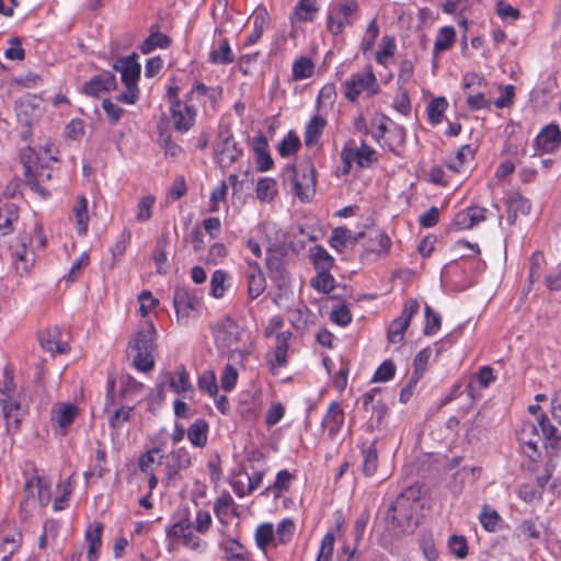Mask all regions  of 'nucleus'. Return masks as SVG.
Returning <instances> with one entry per match:
<instances>
[{"mask_svg": "<svg viewBox=\"0 0 561 561\" xmlns=\"http://www.w3.org/2000/svg\"><path fill=\"white\" fill-rule=\"evenodd\" d=\"M167 538L169 551H173L178 543L198 553H203L207 549V542L194 534L193 523L188 518H182L169 527Z\"/></svg>", "mask_w": 561, "mask_h": 561, "instance_id": "nucleus-8", "label": "nucleus"}, {"mask_svg": "<svg viewBox=\"0 0 561 561\" xmlns=\"http://www.w3.org/2000/svg\"><path fill=\"white\" fill-rule=\"evenodd\" d=\"M18 217V208L13 203H0V236H5L12 230V224Z\"/></svg>", "mask_w": 561, "mask_h": 561, "instance_id": "nucleus-35", "label": "nucleus"}, {"mask_svg": "<svg viewBox=\"0 0 561 561\" xmlns=\"http://www.w3.org/2000/svg\"><path fill=\"white\" fill-rule=\"evenodd\" d=\"M73 215L77 221V230L80 236L85 234L89 225L88 201L80 196L73 207Z\"/></svg>", "mask_w": 561, "mask_h": 561, "instance_id": "nucleus-36", "label": "nucleus"}, {"mask_svg": "<svg viewBox=\"0 0 561 561\" xmlns=\"http://www.w3.org/2000/svg\"><path fill=\"white\" fill-rule=\"evenodd\" d=\"M33 233L37 236L39 244L44 247L46 239L42 234V228L36 225L32 228V231L20 233L16 240L10 244L12 265L21 276L27 274L35 262Z\"/></svg>", "mask_w": 561, "mask_h": 561, "instance_id": "nucleus-3", "label": "nucleus"}, {"mask_svg": "<svg viewBox=\"0 0 561 561\" xmlns=\"http://www.w3.org/2000/svg\"><path fill=\"white\" fill-rule=\"evenodd\" d=\"M448 547L454 556L463 559L468 554V545L463 536L453 535L448 540Z\"/></svg>", "mask_w": 561, "mask_h": 561, "instance_id": "nucleus-56", "label": "nucleus"}, {"mask_svg": "<svg viewBox=\"0 0 561 561\" xmlns=\"http://www.w3.org/2000/svg\"><path fill=\"white\" fill-rule=\"evenodd\" d=\"M448 103L445 98H436L427 105L428 119L433 125L439 124L443 121L444 112Z\"/></svg>", "mask_w": 561, "mask_h": 561, "instance_id": "nucleus-45", "label": "nucleus"}, {"mask_svg": "<svg viewBox=\"0 0 561 561\" xmlns=\"http://www.w3.org/2000/svg\"><path fill=\"white\" fill-rule=\"evenodd\" d=\"M358 10L356 0H339L329 11L327 27L333 35L341 34L346 26L352 25V15Z\"/></svg>", "mask_w": 561, "mask_h": 561, "instance_id": "nucleus-9", "label": "nucleus"}, {"mask_svg": "<svg viewBox=\"0 0 561 561\" xmlns=\"http://www.w3.org/2000/svg\"><path fill=\"white\" fill-rule=\"evenodd\" d=\"M156 198L152 195L141 197L136 206V220L139 222L148 221L152 217V208Z\"/></svg>", "mask_w": 561, "mask_h": 561, "instance_id": "nucleus-48", "label": "nucleus"}, {"mask_svg": "<svg viewBox=\"0 0 561 561\" xmlns=\"http://www.w3.org/2000/svg\"><path fill=\"white\" fill-rule=\"evenodd\" d=\"M516 435L523 453L529 459L536 460L540 455L538 450V443L541 440L537 425L531 422H525L520 425Z\"/></svg>", "mask_w": 561, "mask_h": 561, "instance_id": "nucleus-17", "label": "nucleus"}, {"mask_svg": "<svg viewBox=\"0 0 561 561\" xmlns=\"http://www.w3.org/2000/svg\"><path fill=\"white\" fill-rule=\"evenodd\" d=\"M275 194V181L265 178L261 179L256 185V197L262 202L272 201Z\"/></svg>", "mask_w": 561, "mask_h": 561, "instance_id": "nucleus-54", "label": "nucleus"}, {"mask_svg": "<svg viewBox=\"0 0 561 561\" xmlns=\"http://www.w3.org/2000/svg\"><path fill=\"white\" fill-rule=\"evenodd\" d=\"M170 113L173 127L180 133L188 131L195 124L196 110L186 102H175L173 106H170Z\"/></svg>", "mask_w": 561, "mask_h": 561, "instance_id": "nucleus-18", "label": "nucleus"}, {"mask_svg": "<svg viewBox=\"0 0 561 561\" xmlns=\"http://www.w3.org/2000/svg\"><path fill=\"white\" fill-rule=\"evenodd\" d=\"M133 408L122 407L117 409L108 419V424L112 428H119L122 424L129 421Z\"/></svg>", "mask_w": 561, "mask_h": 561, "instance_id": "nucleus-60", "label": "nucleus"}, {"mask_svg": "<svg viewBox=\"0 0 561 561\" xmlns=\"http://www.w3.org/2000/svg\"><path fill=\"white\" fill-rule=\"evenodd\" d=\"M425 318H426V323L424 327V334L425 335L435 334L440 329V324H442L440 316L438 313L434 312L430 306H426L425 307Z\"/></svg>", "mask_w": 561, "mask_h": 561, "instance_id": "nucleus-55", "label": "nucleus"}, {"mask_svg": "<svg viewBox=\"0 0 561 561\" xmlns=\"http://www.w3.org/2000/svg\"><path fill=\"white\" fill-rule=\"evenodd\" d=\"M335 545V535L329 531L321 540L320 550L316 561H331Z\"/></svg>", "mask_w": 561, "mask_h": 561, "instance_id": "nucleus-51", "label": "nucleus"}, {"mask_svg": "<svg viewBox=\"0 0 561 561\" xmlns=\"http://www.w3.org/2000/svg\"><path fill=\"white\" fill-rule=\"evenodd\" d=\"M158 304V299L153 298L149 290H144L139 295V312L142 317H146Z\"/></svg>", "mask_w": 561, "mask_h": 561, "instance_id": "nucleus-63", "label": "nucleus"}, {"mask_svg": "<svg viewBox=\"0 0 561 561\" xmlns=\"http://www.w3.org/2000/svg\"><path fill=\"white\" fill-rule=\"evenodd\" d=\"M357 151V164L360 168L369 167L371 162L376 160V151L367 146L364 141L359 148H356Z\"/></svg>", "mask_w": 561, "mask_h": 561, "instance_id": "nucleus-59", "label": "nucleus"}, {"mask_svg": "<svg viewBox=\"0 0 561 561\" xmlns=\"http://www.w3.org/2000/svg\"><path fill=\"white\" fill-rule=\"evenodd\" d=\"M248 294L251 299L257 298L266 288V280L263 272L255 262H249L247 272Z\"/></svg>", "mask_w": 561, "mask_h": 561, "instance_id": "nucleus-24", "label": "nucleus"}, {"mask_svg": "<svg viewBox=\"0 0 561 561\" xmlns=\"http://www.w3.org/2000/svg\"><path fill=\"white\" fill-rule=\"evenodd\" d=\"M191 465V455L184 448H178L173 450L169 456L165 463V478L167 480H173L181 470L188 468Z\"/></svg>", "mask_w": 561, "mask_h": 561, "instance_id": "nucleus-21", "label": "nucleus"}, {"mask_svg": "<svg viewBox=\"0 0 561 561\" xmlns=\"http://www.w3.org/2000/svg\"><path fill=\"white\" fill-rule=\"evenodd\" d=\"M344 423V412L337 402H332L321 422V426L328 432L330 438L340 432Z\"/></svg>", "mask_w": 561, "mask_h": 561, "instance_id": "nucleus-23", "label": "nucleus"}, {"mask_svg": "<svg viewBox=\"0 0 561 561\" xmlns=\"http://www.w3.org/2000/svg\"><path fill=\"white\" fill-rule=\"evenodd\" d=\"M275 541L274 527L271 523L261 524L255 530V542L257 547L265 550L267 545Z\"/></svg>", "mask_w": 561, "mask_h": 561, "instance_id": "nucleus-49", "label": "nucleus"}, {"mask_svg": "<svg viewBox=\"0 0 561 561\" xmlns=\"http://www.w3.org/2000/svg\"><path fill=\"white\" fill-rule=\"evenodd\" d=\"M209 60L213 64L220 65H228L234 60V55L227 38L220 37L216 41L214 48L209 53Z\"/></svg>", "mask_w": 561, "mask_h": 561, "instance_id": "nucleus-30", "label": "nucleus"}, {"mask_svg": "<svg viewBox=\"0 0 561 561\" xmlns=\"http://www.w3.org/2000/svg\"><path fill=\"white\" fill-rule=\"evenodd\" d=\"M396 373V365L391 360H385L374 375L375 381H388Z\"/></svg>", "mask_w": 561, "mask_h": 561, "instance_id": "nucleus-64", "label": "nucleus"}, {"mask_svg": "<svg viewBox=\"0 0 561 561\" xmlns=\"http://www.w3.org/2000/svg\"><path fill=\"white\" fill-rule=\"evenodd\" d=\"M383 47L376 53V61L380 65H386L388 59L394 55L396 43L393 38L385 36L382 38Z\"/></svg>", "mask_w": 561, "mask_h": 561, "instance_id": "nucleus-57", "label": "nucleus"}, {"mask_svg": "<svg viewBox=\"0 0 561 561\" xmlns=\"http://www.w3.org/2000/svg\"><path fill=\"white\" fill-rule=\"evenodd\" d=\"M474 152L469 145L460 147L455 157L446 161V167L455 172L460 173L466 171V167L473 160Z\"/></svg>", "mask_w": 561, "mask_h": 561, "instance_id": "nucleus-29", "label": "nucleus"}, {"mask_svg": "<svg viewBox=\"0 0 561 561\" xmlns=\"http://www.w3.org/2000/svg\"><path fill=\"white\" fill-rule=\"evenodd\" d=\"M56 148L46 142L39 150L28 146L21 151V162L27 185L42 197L49 196L44 184L51 179L53 164L57 162Z\"/></svg>", "mask_w": 561, "mask_h": 561, "instance_id": "nucleus-1", "label": "nucleus"}, {"mask_svg": "<svg viewBox=\"0 0 561 561\" xmlns=\"http://www.w3.org/2000/svg\"><path fill=\"white\" fill-rule=\"evenodd\" d=\"M198 387L201 390L206 391L209 396H216L218 392V386L215 374L213 371L204 373L198 379Z\"/></svg>", "mask_w": 561, "mask_h": 561, "instance_id": "nucleus-58", "label": "nucleus"}, {"mask_svg": "<svg viewBox=\"0 0 561 561\" xmlns=\"http://www.w3.org/2000/svg\"><path fill=\"white\" fill-rule=\"evenodd\" d=\"M325 119L321 116H313L311 121L308 123L305 131V144L310 147L318 142L324 127Z\"/></svg>", "mask_w": 561, "mask_h": 561, "instance_id": "nucleus-37", "label": "nucleus"}, {"mask_svg": "<svg viewBox=\"0 0 561 561\" xmlns=\"http://www.w3.org/2000/svg\"><path fill=\"white\" fill-rule=\"evenodd\" d=\"M363 465L362 471L365 477H373L378 468L377 439H374L368 446L362 448Z\"/></svg>", "mask_w": 561, "mask_h": 561, "instance_id": "nucleus-32", "label": "nucleus"}, {"mask_svg": "<svg viewBox=\"0 0 561 561\" xmlns=\"http://www.w3.org/2000/svg\"><path fill=\"white\" fill-rule=\"evenodd\" d=\"M462 85L467 104L471 110L477 111L490 107L491 103L485 99L482 90L486 85L482 77L477 73H467L463 77Z\"/></svg>", "mask_w": 561, "mask_h": 561, "instance_id": "nucleus-11", "label": "nucleus"}, {"mask_svg": "<svg viewBox=\"0 0 561 561\" xmlns=\"http://www.w3.org/2000/svg\"><path fill=\"white\" fill-rule=\"evenodd\" d=\"M314 72V64L311 58L302 56L293 64V79L305 80L312 77Z\"/></svg>", "mask_w": 561, "mask_h": 561, "instance_id": "nucleus-40", "label": "nucleus"}, {"mask_svg": "<svg viewBox=\"0 0 561 561\" xmlns=\"http://www.w3.org/2000/svg\"><path fill=\"white\" fill-rule=\"evenodd\" d=\"M102 107L106 113L107 119L111 124H117L124 114V110L116 104H114L110 99H104L102 101Z\"/></svg>", "mask_w": 561, "mask_h": 561, "instance_id": "nucleus-61", "label": "nucleus"}, {"mask_svg": "<svg viewBox=\"0 0 561 561\" xmlns=\"http://www.w3.org/2000/svg\"><path fill=\"white\" fill-rule=\"evenodd\" d=\"M311 286L323 294H329L334 289V277L331 275L330 270L318 271L317 275L310 282Z\"/></svg>", "mask_w": 561, "mask_h": 561, "instance_id": "nucleus-42", "label": "nucleus"}, {"mask_svg": "<svg viewBox=\"0 0 561 561\" xmlns=\"http://www.w3.org/2000/svg\"><path fill=\"white\" fill-rule=\"evenodd\" d=\"M227 561H250V554L244 546L236 539H228L220 543Z\"/></svg>", "mask_w": 561, "mask_h": 561, "instance_id": "nucleus-33", "label": "nucleus"}, {"mask_svg": "<svg viewBox=\"0 0 561 561\" xmlns=\"http://www.w3.org/2000/svg\"><path fill=\"white\" fill-rule=\"evenodd\" d=\"M117 82L115 76L108 71L92 77L83 85V92L87 95L99 98L103 92L115 90Z\"/></svg>", "mask_w": 561, "mask_h": 561, "instance_id": "nucleus-19", "label": "nucleus"}, {"mask_svg": "<svg viewBox=\"0 0 561 561\" xmlns=\"http://www.w3.org/2000/svg\"><path fill=\"white\" fill-rule=\"evenodd\" d=\"M507 207V222L512 226L515 224L517 216L527 215L531 209L529 199L522 196L519 193H511L506 199Z\"/></svg>", "mask_w": 561, "mask_h": 561, "instance_id": "nucleus-25", "label": "nucleus"}, {"mask_svg": "<svg viewBox=\"0 0 561 561\" xmlns=\"http://www.w3.org/2000/svg\"><path fill=\"white\" fill-rule=\"evenodd\" d=\"M536 147L543 152H551L561 145V131L558 125L550 124L536 137Z\"/></svg>", "mask_w": 561, "mask_h": 561, "instance_id": "nucleus-22", "label": "nucleus"}, {"mask_svg": "<svg viewBox=\"0 0 561 561\" xmlns=\"http://www.w3.org/2000/svg\"><path fill=\"white\" fill-rule=\"evenodd\" d=\"M379 91L380 85L370 65H367L362 71L353 73L343 83V94L350 102L357 101L362 93L371 98L378 94Z\"/></svg>", "mask_w": 561, "mask_h": 561, "instance_id": "nucleus-7", "label": "nucleus"}, {"mask_svg": "<svg viewBox=\"0 0 561 561\" xmlns=\"http://www.w3.org/2000/svg\"><path fill=\"white\" fill-rule=\"evenodd\" d=\"M420 305L417 300L410 299L404 304L402 314L396 318L388 328V340L397 344L403 341L404 332L409 328L412 318L417 314Z\"/></svg>", "mask_w": 561, "mask_h": 561, "instance_id": "nucleus-13", "label": "nucleus"}, {"mask_svg": "<svg viewBox=\"0 0 561 561\" xmlns=\"http://www.w3.org/2000/svg\"><path fill=\"white\" fill-rule=\"evenodd\" d=\"M170 43L171 41L169 36H167L163 33L156 32L145 39V42L140 46V50L142 54H149L157 47L168 48Z\"/></svg>", "mask_w": 561, "mask_h": 561, "instance_id": "nucleus-44", "label": "nucleus"}, {"mask_svg": "<svg viewBox=\"0 0 561 561\" xmlns=\"http://www.w3.org/2000/svg\"><path fill=\"white\" fill-rule=\"evenodd\" d=\"M160 378L161 382L157 386V389L158 396L161 400H164L163 386L165 382L169 383L170 388L174 392L182 394L184 398H187L188 394H192L194 391L193 386L190 382L188 373L183 365L179 366L176 376H173L170 371H163Z\"/></svg>", "mask_w": 561, "mask_h": 561, "instance_id": "nucleus-14", "label": "nucleus"}, {"mask_svg": "<svg viewBox=\"0 0 561 561\" xmlns=\"http://www.w3.org/2000/svg\"><path fill=\"white\" fill-rule=\"evenodd\" d=\"M293 476L287 470H280L276 474L275 482L267 486L263 494L268 495L271 492L275 497H279L284 492L288 491Z\"/></svg>", "mask_w": 561, "mask_h": 561, "instance_id": "nucleus-41", "label": "nucleus"}, {"mask_svg": "<svg viewBox=\"0 0 561 561\" xmlns=\"http://www.w3.org/2000/svg\"><path fill=\"white\" fill-rule=\"evenodd\" d=\"M208 424L204 419H198L187 428V438L195 447H204L207 443Z\"/></svg>", "mask_w": 561, "mask_h": 561, "instance_id": "nucleus-34", "label": "nucleus"}, {"mask_svg": "<svg viewBox=\"0 0 561 561\" xmlns=\"http://www.w3.org/2000/svg\"><path fill=\"white\" fill-rule=\"evenodd\" d=\"M420 499V489L409 488L407 493H401L391 504L387 518L391 520L393 527L410 531L415 523H413V506Z\"/></svg>", "mask_w": 561, "mask_h": 561, "instance_id": "nucleus-6", "label": "nucleus"}, {"mask_svg": "<svg viewBox=\"0 0 561 561\" xmlns=\"http://www.w3.org/2000/svg\"><path fill=\"white\" fill-rule=\"evenodd\" d=\"M299 148V137L294 131H289L287 136L278 145V152L282 157H289L296 153Z\"/></svg>", "mask_w": 561, "mask_h": 561, "instance_id": "nucleus-50", "label": "nucleus"}, {"mask_svg": "<svg viewBox=\"0 0 561 561\" xmlns=\"http://www.w3.org/2000/svg\"><path fill=\"white\" fill-rule=\"evenodd\" d=\"M228 274L222 270H216L210 279V294L215 298H221L225 295L226 287L225 282Z\"/></svg>", "mask_w": 561, "mask_h": 561, "instance_id": "nucleus-52", "label": "nucleus"}, {"mask_svg": "<svg viewBox=\"0 0 561 561\" xmlns=\"http://www.w3.org/2000/svg\"><path fill=\"white\" fill-rule=\"evenodd\" d=\"M215 153L219 165L221 168H228L239 159L242 150L238 148V145L231 133L227 129L221 130L218 134Z\"/></svg>", "mask_w": 561, "mask_h": 561, "instance_id": "nucleus-12", "label": "nucleus"}, {"mask_svg": "<svg viewBox=\"0 0 561 561\" xmlns=\"http://www.w3.org/2000/svg\"><path fill=\"white\" fill-rule=\"evenodd\" d=\"M242 334L243 332L240 330L239 325L231 319H227L217 325L215 331V340L217 344L232 348L231 357H242V353L237 352V344L241 341Z\"/></svg>", "mask_w": 561, "mask_h": 561, "instance_id": "nucleus-15", "label": "nucleus"}, {"mask_svg": "<svg viewBox=\"0 0 561 561\" xmlns=\"http://www.w3.org/2000/svg\"><path fill=\"white\" fill-rule=\"evenodd\" d=\"M286 181L301 202H308L316 193V170L310 160L302 161L298 167H288Z\"/></svg>", "mask_w": 561, "mask_h": 561, "instance_id": "nucleus-5", "label": "nucleus"}, {"mask_svg": "<svg viewBox=\"0 0 561 561\" xmlns=\"http://www.w3.org/2000/svg\"><path fill=\"white\" fill-rule=\"evenodd\" d=\"M432 355V350L430 347H425L421 350L414 357L413 366H414V374H413V381L417 382L423 371L426 369L427 363L430 360V357Z\"/></svg>", "mask_w": 561, "mask_h": 561, "instance_id": "nucleus-53", "label": "nucleus"}, {"mask_svg": "<svg viewBox=\"0 0 561 561\" xmlns=\"http://www.w3.org/2000/svg\"><path fill=\"white\" fill-rule=\"evenodd\" d=\"M59 336L60 332L57 328L49 329L39 334V343L47 352L65 354L69 351V345L66 342H60Z\"/></svg>", "mask_w": 561, "mask_h": 561, "instance_id": "nucleus-26", "label": "nucleus"}, {"mask_svg": "<svg viewBox=\"0 0 561 561\" xmlns=\"http://www.w3.org/2000/svg\"><path fill=\"white\" fill-rule=\"evenodd\" d=\"M294 530L295 524L290 518L282 519L280 523L277 525L276 530H274L275 545L287 543L291 539Z\"/></svg>", "mask_w": 561, "mask_h": 561, "instance_id": "nucleus-46", "label": "nucleus"}, {"mask_svg": "<svg viewBox=\"0 0 561 561\" xmlns=\"http://www.w3.org/2000/svg\"><path fill=\"white\" fill-rule=\"evenodd\" d=\"M79 410L71 403H58L53 410V420L61 428H67L78 416Z\"/></svg>", "mask_w": 561, "mask_h": 561, "instance_id": "nucleus-28", "label": "nucleus"}, {"mask_svg": "<svg viewBox=\"0 0 561 561\" xmlns=\"http://www.w3.org/2000/svg\"><path fill=\"white\" fill-rule=\"evenodd\" d=\"M178 321L186 323L193 312L198 311L201 300L185 287H178L173 296Z\"/></svg>", "mask_w": 561, "mask_h": 561, "instance_id": "nucleus-16", "label": "nucleus"}, {"mask_svg": "<svg viewBox=\"0 0 561 561\" xmlns=\"http://www.w3.org/2000/svg\"><path fill=\"white\" fill-rule=\"evenodd\" d=\"M154 348L156 329L151 322H146L128 343L127 352L133 366L144 373L152 370Z\"/></svg>", "mask_w": 561, "mask_h": 561, "instance_id": "nucleus-2", "label": "nucleus"}, {"mask_svg": "<svg viewBox=\"0 0 561 561\" xmlns=\"http://www.w3.org/2000/svg\"><path fill=\"white\" fill-rule=\"evenodd\" d=\"M13 378L5 371L4 390H0V412L7 421L8 431H18L22 416V408L19 402L12 400L5 391L11 390Z\"/></svg>", "mask_w": 561, "mask_h": 561, "instance_id": "nucleus-10", "label": "nucleus"}, {"mask_svg": "<svg viewBox=\"0 0 561 561\" xmlns=\"http://www.w3.org/2000/svg\"><path fill=\"white\" fill-rule=\"evenodd\" d=\"M456 41V31L453 26L442 27L435 38L434 53L446 51L454 45Z\"/></svg>", "mask_w": 561, "mask_h": 561, "instance_id": "nucleus-38", "label": "nucleus"}, {"mask_svg": "<svg viewBox=\"0 0 561 561\" xmlns=\"http://www.w3.org/2000/svg\"><path fill=\"white\" fill-rule=\"evenodd\" d=\"M137 54L121 57L113 64V69L121 73L126 90L119 93L116 100L124 104H135L139 98L138 79L140 77V65L137 61Z\"/></svg>", "mask_w": 561, "mask_h": 561, "instance_id": "nucleus-4", "label": "nucleus"}, {"mask_svg": "<svg viewBox=\"0 0 561 561\" xmlns=\"http://www.w3.org/2000/svg\"><path fill=\"white\" fill-rule=\"evenodd\" d=\"M316 11L314 0H300L296 8V14L300 21H312V14Z\"/></svg>", "mask_w": 561, "mask_h": 561, "instance_id": "nucleus-62", "label": "nucleus"}, {"mask_svg": "<svg viewBox=\"0 0 561 561\" xmlns=\"http://www.w3.org/2000/svg\"><path fill=\"white\" fill-rule=\"evenodd\" d=\"M311 259L317 271L331 270L334 264V259L320 245H317L311 250Z\"/></svg>", "mask_w": 561, "mask_h": 561, "instance_id": "nucleus-43", "label": "nucleus"}, {"mask_svg": "<svg viewBox=\"0 0 561 561\" xmlns=\"http://www.w3.org/2000/svg\"><path fill=\"white\" fill-rule=\"evenodd\" d=\"M363 232L354 236L346 227H336L330 237V245L339 252H343L347 244L354 245L362 237Z\"/></svg>", "mask_w": 561, "mask_h": 561, "instance_id": "nucleus-27", "label": "nucleus"}, {"mask_svg": "<svg viewBox=\"0 0 561 561\" xmlns=\"http://www.w3.org/2000/svg\"><path fill=\"white\" fill-rule=\"evenodd\" d=\"M50 480L45 477L34 476L25 482L27 496L35 497L41 506H46L50 501Z\"/></svg>", "mask_w": 561, "mask_h": 561, "instance_id": "nucleus-20", "label": "nucleus"}, {"mask_svg": "<svg viewBox=\"0 0 561 561\" xmlns=\"http://www.w3.org/2000/svg\"><path fill=\"white\" fill-rule=\"evenodd\" d=\"M102 531L103 524L95 522L85 531V539L89 542L88 559L89 561H96L98 551L102 546Z\"/></svg>", "mask_w": 561, "mask_h": 561, "instance_id": "nucleus-31", "label": "nucleus"}, {"mask_svg": "<svg viewBox=\"0 0 561 561\" xmlns=\"http://www.w3.org/2000/svg\"><path fill=\"white\" fill-rule=\"evenodd\" d=\"M214 512L219 519L227 517L230 513L237 515L233 499L229 494L221 495L215 502Z\"/></svg>", "mask_w": 561, "mask_h": 561, "instance_id": "nucleus-47", "label": "nucleus"}, {"mask_svg": "<svg viewBox=\"0 0 561 561\" xmlns=\"http://www.w3.org/2000/svg\"><path fill=\"white\" fill-rule=\"evenodd\" d=\"M268 23V14L264 9L255 10L253 14V32L248 36L245 44L252 45L262 36L265 26Z\"/></svg>", "mask_w": 561, "mask_h": 561, "instance_id": "nucleus-39", "label": "nucleus"}]
</instances>
